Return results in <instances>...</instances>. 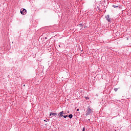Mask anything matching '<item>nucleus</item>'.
<instances>
[{
	"label": "nucleus",
	"instance_id": "3",
	"mask_svg": "<svg viewBox=\"0 0 131 131\" xmlns=\"http://www.w3.org/2000/svg\"><path fill=\"white\" fill-rule=\"evenodd\" d=\"M105 18L108 22H110V21H111V18H110L109 15H107L106 16H105Z\"/></svg>",
	"mask_w": 131,
	"mask_h": 131
},
{
	"label": "nucleus",
	"instance_id": "10",
	"mask_svg": "<svg viewBox=\"0 0 131 131\" xmlns=\"http://www.w3.org/2000/svg\"><path fill=\"white\" fill-rule=\"evenodd\" d=\"M63 118H67V117H68V115H64L63 116Z\"/></svg>",
	"mask_w": 131,
	"mask_h": 131
},
{
	"label": "nucleus",
	"instance_id": "2",
	"mask_svg": "<svg viewBox=\"0 0 131 131\" xmlns=\"http://www.w3.org/2000/svg\"><path fill=\"white\" fill-rule=\"evenodd\" d=\"M20 12V14H21V15H26V14L27 13V10H26V9H23V10H22V9H21Z\"/></svg>",
	"mask_w": 131,
	"mask_h": 131
},
{
	"label": "nucleus",
	"instance_id": "9",
	"mask_svg": "<svg viewBox=\"0 0 131 131\" xmlns=\"http://www.w3.org/2000/svg\"><path fill=\"white\" fill-rule=\"evenodd\" d=\"M114 91H115V92H117V91H118V88H115L114 89Z\"/></svg>",
	"mask_w": 131,
	"mask_h": 131
},
{
	"label": "nucleus",
	"instance_id": "8",
	"mask_svg": "<svg viewBox=\"0 0 131 131\" xmlns=\"http://www.w3.org/2000/svg\"><path fill=\"white\" fill-rule=\"evenodd\" d=\"M112 7H113V8H119V6L118 5H113Z\"/></svg>",
	"mask_w": 131,
	"mask_h": 131
},
{
	"label": "nucleus",
	"instance_id": "1",
	"mask_svg": "<svg viewBox=\"0 0 131 131\" xmlns=\"http://www.w3.org/2000/svg\"><path fill=\"white\" fill-rule=\"evenodd\" d=\"M93 112V110L91 109V107H90V106H88L87 111H86L85 116H88L91 114Z\"/></svg>",
	"mask_w": 131,
	"mask_h": 131
},
{
	"label": "nucleus",
	"instance_id": "7",
	"mask_svg": "<svg viewBox=\"0 0 131 131\" xmlns=\"http://www.w3.org/2000/svg\"><path fill=\"white\" fill-rule=\"evenodd\" d=\"M68 117L70 118V119H72V118L73 117V115L70 114L69 116H68Z\"/></svg>",
	"mask_w": 131,
	"mask_h": 131
},
{
	"label": "nucleus",
	"instance_id": "6",
	"mask_svg": "<svg viewBox=\"0 0 131 131\" xmlns=\"http://www.w3.org/2000/svg\"><path fill=\"white\" fill-rule=\"evenodd\" d=\"M78 26H79V27L81 28L80 29H82V28L83 27V24H79V25H78Z\"/></svg>",
	"mask_w": 131,
	"mask_h": 131
},
{
	"label": "nucleus",
	"instance_id": "15",
	"mask_svg": "<svg viewBox=\"0 0 131 131\" xmlns=\"http://www.w3.org/2000/svg\"><path fill=\"white\" fill-rule=\"evenodd\" d=\"M88 120L90 121V120H90V119H89Z\"/></svg>",
	"mask_w": 131,
	"mask_h": 131
},
{
	"label": "nucleus",
	"instance_id": "5",
	"mask_svg": "<svg viewBox=\"0 0 131 131\" xmlns=\"http://www.w3.org/2000/svg\"><path fill=\"white\" fill-rule=\"evenodd\" d=\"M52 115L53 116H56L58 115V114L57 113H50V116Z\"/></svg>",
	"mask_w": 131,
	"mask_h": 131
},
{
	"label": "nucleus",
	"instance_id": "12",
	"mask_svg": "<svg viewBox=\"0 0 131 131\" xmlns=\"http://www.w3.org/2000/svg\"><path fill=\"white\" fill-rule=\"evenodd\" d=\"M77 111H79V109H77Z\"/></svg>",
	"mask_w": 131,
	"mask_h": 131
},
{
	"label": "nucleus",
	"instance_id": "4",
	"mask_svg": "<svg viewBox=\"0 0 131 131\" xmlns=\"http://www.w3.org/2000/svg\"><path fill=\"white\" fill-rule=\"evenodd\" d=\"M63 114H64V112L63 111H61V112H60L58 114L59 117H63Z\"/></svg>",
	"mask_w": 131,
	"mask_h": 131
},
{
	"label": "nucleus",
	"instance_id": "13",
	"mask_svg": "<svg viewBox=\"0 0 131 131\" xmlns=\"http://www.w3.org/2000/svg\"><path fill=\"white\" fill-rule=\"evenodd\" d=\"M44 121H45L46 122H47V120H44Z\"/></svg>",
	"mask_w": 131,
	"mask_h": 131
},
{
	"label": "nucleus",
	"instance_id": "11",
	"mask_svg": "<svg viewBox=\"0 0 131 131\" xmlns=\"http://www.w3.org/2000/svg\"><path fill=\"white\" fill-rule=\"evenodd\" d=\"M84 130H85V128L83 127V129H82V131H84Z\"/></svg>",
	"mask_w": 131,
	"mask_h": 131
},
{
	"label": "nucleus",
	"instance_id": "16",
	"mask_svg": "<svg viewBox=\"0 0 131 131\" xmlns=\"http://www.w3.org/2000/svg\"><path fill=\"white\" fill-rule=\"evenodd\" d=\"M87 99H89V98H88Z\"/></svg>",
	"mask_w": 131,
	"mask_h": 131
},
{
	"label": "nucleus",
	"instance_id": "14",
	"mask_svg": "<svg viewBox=\"0 0 131 131\" xmlns=\"http://www.w3.org/2000/svg\"><path fill=\"white\" fill-rule=\"evenodd\" d=\"M47 38H47V37H45V39H47Z\"/></svg>",
	"mask_w": 131,
	"mask_h": 131
}]
</instances>
